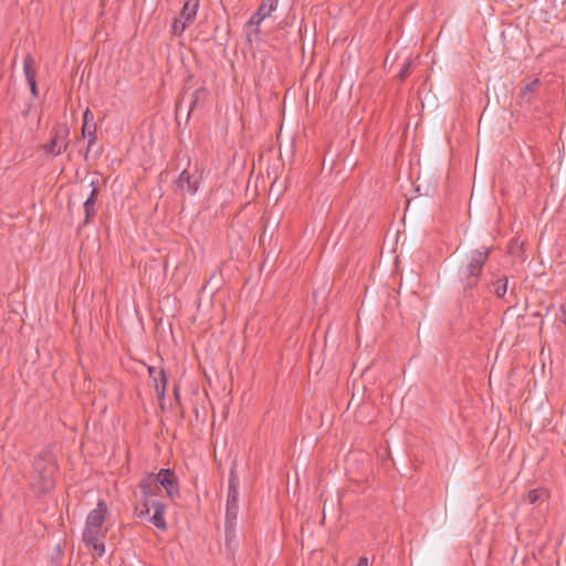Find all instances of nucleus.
Here are the masks:
<instances>
[{
	"mask_svg": "<svg viewBox=\"0 0 566 566\" xmlns=\"http://www.w3.org/2000/svg\"><path fill=\"white\" fill-rule=\"evenodd\" d=\"M107 514L106 503L98 501L96 507L88 513L83 530V542L98 557L105 554V538L108 532Z\"/></svg>",
	"mask_w": 566,
	"mask_h": 566,
	"instance_id": "1",
	"label": "nucleus"
},
{
	"mask_svg": "<svg viewBox=\"0 0 566 566\" xmlns=\"http://www.w3.org/2000/svg\"><path fill=\"white\" fill-rule=\"evenodd\" d=\"M356 566H368V558L367 557H360L357 562Z\"/></svg>",
	"mask_w": 566,
	"mask_h": 566,
	"instance_id": "17",
	"label": "nucleus"
},
{
	"mask_svg": "<svg viewBox=\"0 0 566 566\" xmlns=\"http://www.w3.org/2000/svg\"><path fill=\"white\" fill-rule=\"evenodd\" d=\"M545 496V492L542 490H532L527 494L530 503H536Z\"/></svg>",
	"mask_w": 566,
	"mask_h": 566,
	"instance_id": "15",
	"label": "nucleus"
},
{
	"mask_svg": "<svg viewBox=\"0 0 566 566\" xmlns=\"http://www.w3.org/2000/svg\"><path fill=\"white\" fill-rule=\"evenodd\" d=\"M35 471L41 481V491L46 492L53 488V473L55 465L53 462H45L44 460H36L34 464Z\"/></svg>",
	"mask_w": 566,
	"mask_h": 566,
	"instance_id": "6",
	"label": "nucleus"
},
{
	"mask_svg": "<svg viewBox=\"0 0 566 566\" xmlns=\"http://www.w3.org/2000/svg\"><path fill=\"white\" fill-rule=\"evenodd\" d=\"M24 73H25L27 81L30 85L31 92L33 93V95H36L35 74H34V71L32 70V59L30 56H28L24 60Z\"/></svg>",
	"mask_w": 566,
	"mask_h": 566,
	"instance_id": "11",
	"label": "nucleus"
},
{
	"mask_svg": "<svg viewBox=\"0 0 566 566\" xmlns=\"http://www.w3.org/2000/svg\"><path fill=\"white\" fill-rule=\"evenodd\" d=\"M148 507L149 512L153 510L154 514L150 518V522L160 530H166V522L164 520L165 506L158 501L153 500V497H148Z\"/></svg>",
	"mask_w": 566,
	"mask_h": 566,
	"instance_id": "8",
	"label": "nucleus"
},
{
	"mask_svg": "<svg viewBox=\"0 0 566 566\" xmlns=\"http://www.w3.org/2000/svg\"><path fill=\"white\" fill-rule=\"evenodd\" d=\"M238 489L233 481L230 483V489L228 493V501H227V517L228 520H235L237 513H238Z\"/></svg>",
	"mask_w": 566,
	"mask_h": 566,
	"instance_id": "10",
	"label": "nucleus"
},
{
	"mask_svg": "<svg viewBox=\"0 0 566 566\" xmlns=\"http://www.w3.org/2000/svg\"><path fill=\"white\" fill-rule=\"evenodd\" d=\"M94 115L87 108L83 115V127H82V136L88 137V145L91 146L96 139V125L93 123Z\"/></svg>",
	"mask_w": 566,
	"mask_h": 566,
	"instance_id": "9",
	"label": "nucleus"
},
{
	"mask_svg": "<svg viewBox=\"0 0 566 566\" xmlns=\"http://www.w3.org/2000/svg\"><path fill=\"white\" fill-rule=\"evenodd\" d=\"M199 8V0H186L180 18L172 24L175 33H182L193 21Z\"/></svg>",
	"mask_w": 566,
	"mask_h": 566,
	"instance_id": "5",
	"label": "nucleus"
},
{
	"mask_svg": "<svg viewBox=\"0 0 566 566\" xmlns=\"http://www.w3.org/2000/svg\"><path fill=\"white\" fill-rule=\"evenodd\" d=\"M69 135V128L67 127H60L56 129L54 137L52 140L43 146L44 151L48 155H60L63 150H65L67 143L66 137Z\"/></svg>",
	"mask_w": 566,
	"mask_h": 566,
	"instance_id": "7",
	"label": "nucleus"
},
{
	"mask_svg": "<svg viewBox=\"0 0 566 566\" xmlns=\"http://www.w3.org/2000/svg\"><path fill=\"white\" fill-rule=\"evenodd\" d=\"M279 0H262L258 11L250 18L247 23V36L251 41L260 32L261 22L276 10Z\"/></svg>",
	"mask_w": 566,
	"mask_h": 566,
	"instance_id": "3",
	"label": "nucleus"
},
{
	"mask_svg": "<svg viewBox=\"0 0 566 566\" xmlns=\"http://www.w3.org/2000/svg\"><path fill=\"white\" fill-rule=\"evenodd\" d=\"M506 290H507V281L506 280L497 281L494 284V293L500 297L504 296V294L506 293Z\"/></svg>",
	"mask_w": 566,
	"mask_h": 566,
	"instance_id": "14",
	"label": "nucleus"
},
{
	"mask_svg": "<svg viewBox=\"0 0 566 566\" xmlns=\"http://www.w3.org/2000/svg\"><path fill=\"white\" fill-rule=\"evenodd\" d=\"M408 67H409V63H406V64H405V66L400 70V72H399V76H400L401 78H403V77L407 75Z\"/></svg>",
	"mask_w": 566,
	"mask_h": 566,
	"instance_id": "16",
	"label": "nucleus"
},
{
	"mask_svg": "<svg viewBox=\"0 0 566 566\" xmlns=\"http://www.w3.org/2000/svg\"><path fill=\"white\" fill-rule=\"evenodd\" d=\"M488 254V250H478L472 253L470 263L461 273L462 279L465 281V287H472L476 283Z\"/></svg>",
	"mask_w": 566,
	"mask_h": 566,
	"instance_id": "4",
	"label": "nucleus"
},
{
	"mask_svg": "<svg viewBox=\"0 0 566 566\" xmlns=\"http://www.w3.org/2000/svg\"><path fill=\"white\" fill-rule=\"evenodd\" d=\"M159 485L165 489L170 499L178 495L176 476L170 470L163 469L157 474H149L140 483L144 499L143 507L139 511L140 515L149 514L148 497H153L156 494Z\"/></svg>",
	"mask_w": 566,
	"mask_h": 566,
	"instance_id": "2",
	"label": "nucleus"
},
{
	"mask_svg": "<svg viewBox=\"0 0 566 566\" xmlns=\"http://www.w3.org/2000/svg\"><path fill=\"white\" fill-rule=\"evenodd\" d=\"M149 374L154 378L155 381H157V377H160L161 388H159V386L156 385V390L163 395L165 391V387H166V376H165L164 371L151 367V368H149Z\"/></svg>",
	"mask_w": 566,
	"mask_h": 566,
	"instance_id": "12",
	"label": "nucleus"
},
{
	"mask_svg": "<svg viewBox=\"0 0 566 566\" xmlns=\"http://www.w3.org/2000/svg\"><path fill=\"white\" fill-rule=\"evenodd\" d=\"M95 195H96V190L93 189L92 192H91L90 198L84 203L86 217H90L94 212V208L93 207H94V203H95Z\"/></svg>",
	"mask_w": 566,
	"mask_h": 566,
	"instance_id": "13",
	"label": "nucleus"
}]
</instances>
